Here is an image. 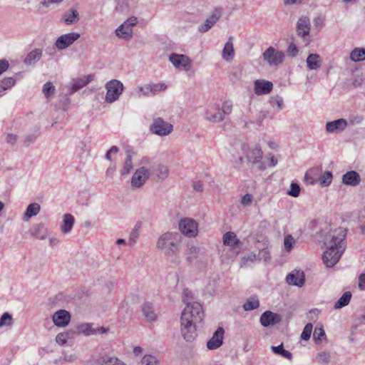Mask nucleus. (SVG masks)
<instances>
[{
    "instance_id": "f257e3e1",
    "label": "nucleus",
    "mask_w": 365,
    "mask_h": 365,
    "mask_svg": "<svg viewBox=\"0 0 365 365\" xmlns=\"http://www.w3.org/2000/svg\"><path fill=\"white\" fill-rule=\"evenodd\" d=\"M192 293L188 289H184L182 301L186 304L180 317V331L182 337L187 341H192L197 336V324L204 317V312L201 304L192 302Z\"/></svg>"
},
{
    "instance_id": "f03ea898",
    "label": "nucleus",
    "mask_w": 365,
    "mask_h": 365,
    "mask_svg": "<svg viewBox=\"0 0 365 365\" xmlns=\"http://www.w3.org/2000/svg\"><path fill=\"white\" fill-rule=\"evenodd\" d=\"M182 236L177 232H166L156 242V248L168 257H176L180 251Z\"/></svg>"
},
{
    "instance_id": "7ed1b4c3",
    "label": "nucleus",
    "mask_w": 365,
    "mask_h": 365,
    "mask_svg": "<svg viewBox=\"0 0 365 365\" xmlns=\"http://www.w3.org/2000/svg\"><path fill=\"white\" fill-rule=\"evenodd\" d=\"M346 230L342 227H338L330 230L324 236L323 243L324 246H332L335 247V248L339 247V245L346 247Z\"/></svg>"
},
{
    "instance_id": "20e7f679",
    "label": "nucleus",
    "mask_w": 365,
    "mask_h": 365,
    "mask_svg": "<svg viewBox=\"0 0 365 365\" xmlns=\"http://www.w3.org/2000/svg\"><path fill=\"white\" fill-rule=\"evenodd\" d=\"M105 87L106 89V102L109 103L116 101L124 89L123 84L116 79L108 81Z\"/></svg>"
},
{
    "instance_id": "39448f33",
    "label": "nucleus",
    "mask_w": 365,
    "mask_h": 365,
    "mask_svg": "<svg viewBox=\"0 0 365 365\" xmlns=\"http://www.w3.org/2000/svg\"><path fill=\"white\" fill-rule=\"evenodd\" d=\"M326 250L324 251L322 258L324 264L327 267H334L341 258L343 252L345 250V246H340L336 247L331 246H325Z\"/></svg>"
},
{
    "instance_id": "423d86ee",
    "label": "nucleus",
    "mask_w": 365,
    "mask_h": 365,
    "mask_svg": "<svg viewBox=\"0 0 365 365\" xmlns=\"http://www.w3.org/2000/svg\"><path fill=\"white\" fill-rule=\"evenodd\" d=\"M296 30L298 36L302 38L304 45L308 46L311 42V22L309 18L306 16H301L297 22Z\"/></svg>"
},
{
    "instance_id": "0eeeda50",
    "label": "nucleus",
    "mask_w": 365,
    "mask_h": 365,
    "mask_svg": "<svg viewBox=\"0 0 365 365\" xmlns=\"http://www.w3.org/2000/svg\"><path fill=\"white\" fill-rule=\"evenodd\" d=\"M179 230L188 237H194L198 233V224L193 219L185 217L179 222Z\"/></svg>"
},
{
    "instance_id": "6e6552de",
    "label": "nucleus",
    "mask_w": 365,
    "mask_h": 365,
    "mask_svg": "<svg viewBox=\"0 0 365 365\" xmlns=\"http://www.w3.org/2000/svg\"><path fill=\"white\" fill-rule=\"evenodd\" d=\"M263 152L259 145H255L249 149L246 158L250 163L255 165L259 170H264L266 168L265 164L262 161Z\"/></svg>"
},
{
    "instance_id": "1a4fd4ad",
    "label": "nucleus",
    "mask_w": 365,
    "mask_h": 365,
    "mask_svg": "<svg viewBox=\"0 0 365 365\" xmlns=\"http://www.w3.org/2000/svg\"><path fill=\"white\" fill-rule=\"evenodd\" d=\"M173 130V125L164 120L162 118H157L153 120L150 126V130L155 135L165 136L169 135Z\"/></svg>"
},
{
    "instance_id": "9d476101",
    "label": "nucleus",
    "mask_w": 365,
    "mask_h": 365,
    "mask_svg": "<svg viewBox=\"0 0 365 365\" xmlns=\"http://www.w3.org/2000/svg\"><path fill=\"white\" fill-rule=\"evenodd\" d=\"M222 13L223 8L222 6L215 7L205 21L198 27V31L201 33L207 32L219 21Z\"/></svg>"
},
{
    "instance_id": "9b49d317",
    "label": "nucleus",
    "mask_w": 365,
    "mask_h": 365,
    "mask_svg": "<svg viewBox=\"0 0 365 365\" xmlns=\"http://www.w3.org/2000/svg\"><path fill=\"white\" fill-rule=\"evenodd\" d=\"M169 60L178 69L188 71L192 67L191 60L186 55L173 53L170 55Z\"/></svg>"
},
{
    "instance_id": "f8f14e48",
    "label": "nucleus",
    "mask_w": 365,
    "mask_h": 365,
    "mask_svg": "<svg viewBox=\"0 0 365 365\" xmlns=\"http://www.w3.org/2000/svg\"><path fill=\"white\" fill-rule=\"evenodd\" d=\"M263 58L270 66H278L284 61V54L270 46L263 53Z\"/></svg>"
},
{
    "instance_id": "ddd939ff",
    "label": "nucleus",
    "mask_w": 365,
    "mask_h": 365,
    "mask_svg": "<svg viewBox=\"0 0 365 365\" xmlns=\"http://www.w3.org/2000/svg\"><path fill=\"white\" fill-rule=\"evenodd\" d=\"M150 171L145 167H141L135 170L131 178V185L133 187H142L149 178Z\"/></svg>"
},
{
    "instance_id": "4468645a",
    "label": "nucleus",
    "mask_w": 365,
    "mask_h": 365,
    "mask_svg": "<svg viewBox=\"0 0 365 365\" xmlns=\"http://www.w3.org/2000/svg\"><path fill=\"white\" fill-rule=\"evenodd\" d=\"M79 38L80 34L78 33L72 32L63 34L56 39L55 45L58 50H63L73 44Z\"/></svg>"
},
{
    "instance_id": "2eb2a0df",
    "label": "nucleus",
    "mask_w": 365,
    "mask_h": 365,
    "mask_svg": "<svg viewBox=\"0 0 365 365\" xmlns=\"http://www.w3.org/2000/svg\"><path fill=\"white\" fill-rule=\"evenodd\" d=\"M321 170H322L321 168H314L312 170H310L305 175V178L307 180L310 179V183L311 184H314L316 182H319V185L322 187H327V186H329L331 183L332 179H333V175H332V173H331V171H326V172H324L323 174H322V175L319 178L318 180H316V179H314L312 177H309L308 176L309 175L312 174L314 172V170L321 171Z\"/></svg>"
},
{
    "instance_id": "dca6fc26",
    "label": "nucleus",
    "mask_w": 365,
    "mask_h": 365,
    "mask_svg": "<svg viewBox=\"0 0 365 365\" xmlns=\"http://www.w3.org/2000/svg\"><path fill=\"white\" fill-rule=\"evenodd\" d=\"M205 118L210 122L219 123L223 120L220 106L218 104L209 106L205 113Z\"/></svg>"
},
{
    "instance_id": "f3484780",
    "label": "nucleus",
    "mask_w": 365,
    "mask_h": 365,
    "mask_svg": "<svg viewBox=\"0 0 365 365\" xmlns=\"http://www.w3.org/2000/svg\"><path fill=\"white\" fill-rule=\"evenodd\" d=\"M224 334V329L218 327L211 339L207 342V348L210 350H214L220 347L223 342Z\"/></svg>"
},
{
    "instance_id": "a211bd4d",
    "label": "nucleus",
    "mask_w": 365,
    "mask_h": 365,
    "mask_svg": "<svg viewBox=\"0 0 365 365\" xmlns=\"http://www.w3.org/2000/svg\"><path fill=\"white\" fill-rule=\"evenodd\" d=\"M260 324L264 327L274 325L282 321V317L271 311H265L260 317Z\"/></svg>"
},
{
    "instance_id": "6ab92c4d",
    "label": "nucleus",
    "mask_w": 365,
    "mask_h": 365,
    "mask_svg": "<svg viewBox=\"0 0 365 365\" xmlns=\"http://www.w3.org/2000/svg\"><path fill=\"white\" fill-rule=\"evenodd\" d=\"M286 282L290 285L302 287L305 282V277L303 271L294 269L287 274Z\"/></svg>"
},
{
    "instance_id": "aec40b11",
    "label": "nucleus",
    "mask_w": 365,
    "mask_h": 365,
    "mask_svg": "<svg viewBox=\"0 0 365 365\" xmlns=\"http://www.w3.org/2000/svg\"><path fill=\"white\" fill-rule=\"evenodd\" d=\"M347 125V121L345 119L339 118L333 121L327 122L326 124V130L330 133H339L346 129Z\"/></svg>"
},
{
    "instance_id": "412c9836",
    "label": "nucleus",
    "mask_w": 365,
    "mask_h": 365,
    "mask_svg": "<svg viewBox=\"0 0 365 365\" xmlns=\"http://www.w3.org/2000/svg\"><path fill=\"white\" fill-rule=\"evenodd\" d=\"M71 315L68 312L60 309L56 312L53 316V322L57 327H64L70 322Z\"/></svg>"
},
{
    "instance_id": "4be33fe9",
    "label": "nucleus",
    "mask_w": 365,
    "mask_h": 365,
    "mask_svg": "<svg viewBox=\"0 0 365 365\" xmlns=\"http://www.w3.org/2000/svg\"><path fill=\"white\" fill-rule=\"evenodd\" d=\"M272 88V83L268 81L257 80L255 82V93L257 96L269 93Z\"/></svg>"
},
{
    "instance_id": "5701e85b",
    "label": "nucleus",
    "mask_w": 365,
    "mask_h": 365,
    "mask_svg": "<svg viewBox=\"0 0 365 365\" xmlns=\"http://www.w3.org/2000/svg\"><path fill=\"white\" fill-rule=\"evenodd\" d=\"M93 80V76L88 75L87 76H83L81 78L73 79L71 88H69L68 94H73L81 88L86 86Z\"/></svg>"
},
{
    "instance_id": "b1692460",
    "label": "nucleus",
    "mask_w": 365,
    "mask_h": 365,
    "mask_svg": "<svg viewBox=\"0 0 365 365\" xmlns=\"http://www.w3.org/2000/svg\"><path fill=\"white\" fill-rule=\"evenodd\" d=\"M361 182V177L359 174L354 171H349L343 175L342 182L347 185L356 186Z\"/></svg>"
},
{
    "instance_id": "393cba45",
    "label": "nucleus",
    "mask_w": 365,
    "mask_h": 365,
    "mask_svg": "<svg viewBox=\"0 0 365 365\" xmlns=\"http://www.w3.org/2000/svg\"><path fill=\"white\" fill-rule=\"evenodd\" d=\"M75 219L73 216L70 213L64 214L63 216V220L60 226V229L62 233H69L74 225Z\"/></svg>"
},
{
    "instance_id": "a878e982",
    "label": "nucleus",
    "mask_w": 365,
    "mask_h": 365,
    "mask_svg": "<svg viewBox=\"0 0 365 365\" xmlns=\"http://www.w3.org/2000/svg\"><path fill=\"white\" fill-rule=\"evenodd\" d=\"M99 365H127L121 359L115 356L103 354L98 359Z\"/></svg>"
},
{
    "instance_id": "bb28decb",
    "label": "nucleus",
    "mask_w": 365,
    "mask_h": 365,
    "mask_svg": "<svg viewBox=\"0 0 365 365\" xmlns=\"http://www.w3.org/2000/svg\"><path fill=\"white\" fill-rule=\"evenodd\" d=\"M306 62L309 70H317L322 64V59L319 54L311 53L307 56Z\"/></svg>"
},
{
    "instance_id": "cd10ccee",
    "label": "nucleus",
    "mask_w": 365,
    "mask_h": 365,
    "mask_svg": "<svg viewBox=\"0 0 365 365\" xmlns=\"http://www.w3.org/2000/svg\"><path fill=\"white\" fill-rule=\"evenodd\" d=\"M142 312L144 317L148 322H154L156 320L157 315L152 303L148 302H145L142 307Z\"/></svg>"
},
{
    "instance_id": "c85d7f7f",
    "label": "nucleus",
    "mask_w": 365,
    "mask_h": 365,
    "mask_svg": "<svg viewBox=\"0 0 365 365\" xmlns=\"http://www.w3.org/2000/svg\"><path fill=\"white\" fill-rule=\"evenodd\" d=\"M42 57V50L36 48L30 51L26 57L24 58V62L27 66L34 65Z\"/></svg>"
},
{
    "instance_id": "c756f323",
    "label": "nucleus",
    "mask_w": 365,
    "mask_h": 365,
    "mask_svg": "<svg viewBox=\"0 0 365 365\" xmlns=\"http://www.w3.org/2000/svg\"><path fill=\"white\" fill-rule=\"evenodd\" d=\"M232 41L233 37L230 36L228 38V41L226 42L222 50V58L226 61H230L231 60H232L235 55Z\"/></svg>"
},
{
    "instance_id": "7c9ffc66",
    "label": "nucleus",
    "mask_w": 365,
    "mask_h": 365,
    "mask_svg": "<svg viewBox=\"0 0 365 365\" xmlns=\"http://www.w3.org/2000/svg\"><path fill=\"white\" fill-rule=\"evenodd\" d=\"M40 210H41V206L38 203L34 202V203H31V204L29 205L24 214L23 220L25 222L29 221L30 220V218H31L34 216L37 215L39 213Z\"/></svg>"
},
{
    "instance_id": "2f4dec72",
    "label": "nucleus",
    "mask_w": 365,
    "mask_h": 365,
    "mask_svg": "<svg viewBox=\"0 0 365 365\" xmlns=\"http://www.w3.org/2000/svg\"><path fill=\"white\" fill-rule=\"evenodd\" d=\"M31 233L33 237L39 240H44L47 236V230L42 223L34 226Z\"/></svg>"
},
{
    "instance_id": "473e14b6",
    "label": "nucleus",
    "mask_w": 365,
    "mask_h": 365,
    "mask_svg": "<svg viewBox=\"0 0 365 365\" xmlns=\"http://www.w3.org/2000/svg\"><path fill=\"white\" fill-rule=\"evenodd\" d=\"M78 21L79 14L76 9H71L63 15V21L68 25L74 24Z\"/></svg>"
},
{
    "instance_id": "72a5a7b5",
    "label": "nucleus",
    "mask_w": 365,
    "mask_h": 365,
    "mask_svg": "<svg viewBox=\"0 0 365 365\" xmlns=\"http://www.w3.org/2000/svg\"><path fill=\"white\" fill-rule=\"evenodd\" d=\"M115 33L118 37L129 39L132 36V29L126 24L123 23L116 29Z\"/></svg>"
},
{
    "instance_id": "f704fd0d",
    "label": "nucleus",
    "mask_w": 365,
    "mask_h": 365,
    "mask_svg": "<svg viewBox=\"0 0 365 365\" xmlns=\"http://www.w3.org/2000/svg\"><path fill=\"white\" fill-rule=\"evenodd\" d=\"M223 242L225 245L235 247L240 243L237 235L232 232H227L223 235Z\"/></svg>"
},
{
    "instance_id": "c9c22d12",
    "label": "nucleus",
    "mask_w": 365,
    "mask_h": 365,
    "mask_svg": "<svg viewBox=\"0 0 365 365\" xmlns=\"http://www.w3.org/2000/svg\"><path fill=\"white\" fill-rule=\"evenodd\" d=\"M200 248L195 245H189L185 252L186 260L189 264H191L195 259L197 258Z\"/></svg>"
},
{
    "instance_id": "e433bc0d",
    "label": "nucleus",
    "mask_w": 365,
    "mask_h": 365,
    "mask_svg": "<svg viewBox=\"0 0 365 365\" xmlns=\"http://www.w3.org/2000/svg\"><path fill=\"white\" fill-rule=\"evenodd\" d=\"M152 172L155 174L158 179L165 180L168 175V169L166 166L163 165H157L153 167Z\"/></svg>"
},
{
    "instance_id": "4c0bfd02",
    "label": "nucleus",
    "mask_w": 365,
    "mask_h": 365,
    "mask_svg": "<svg viewBox=\"0 0 365 365\" xmlns=\"http://www.w3.org/2000/svg\"><path fill=\"white\" fill-rule=\"evenodd\" d=\"M351 296L352 295L350 292H345L335 303L334 308L338 309L348 305L351 300Z\"/></svg>"
},
{
    "instance_id": "58836bf2",
    "label": "nucleus",
    "mask_w": 365,
    "mask_h": 365,
    "mask_svg": "<svg viewBox=\"0 0 365 365\" xmlns=\"http://www.w3.org/2000/svg\"><path fill=\"white\" fill-rule=\"evenodd\" d=\"M271 349L277 355H279V356H281L284 358H286L289 360H291L292 359V353L289 351L284 349L282 343L280 345L277 346H272Z\"/></svg>"
},
{
    "instance_id": "ea45409f",
    "label": "nucleus",
    "mask_w": 365,
    "mask_h": 365,
    "mask_svg": "<svg viewBox=\"0 0 365 365\" xmlns=\"http://www.w3.org/2000/svg\"><path fill=\"white\" fill-rule=\"evenodd\" d=\"M133 158L131 154L128 153L123 163V166L120 170V174L122 175H127L133 169Z\"/></svg>"
},
{
    "instance_id": "a19ab883",
    "label": "nucleus",
    "mask_w": 365,
    "mask_h": 365,
    "mask_svg": "<svg viewBox=\"0 0 365 365\" xmlns=\"http://www.w3.org/2000/svg\"><path fill=\"white\" fill-rule=\"evenodd\" d=\"M350 58L351 61L356 62L365 60V48H356L350 54Z\"/></svg>"
},
{
    "instance_id": "79ce46f5",
    "label": "nucleus",
    "mask_w": 365,
    "mask_h": 365,
    "mask_svg": "<svg viewBox=\"0 0 365 365\" xmlns=\"http://www.w3.org/2000/svg\"><path fill=\"white\" fill-rule=\"evenodd\" d=\"M92 324L83 323L79 324L77 327V329L79 333L84 334L85 336H90L95 334V329L93 328Z\"/></svg>"
},
{
    "instance_id": "37998d69",
    "label": "nucleus",
    "mask_w": 365,
    "mask_h": 365,
    "mask_svg": "<svg viewBox=\"0 0 365 365\" xmlns=\"http://www.w3.org/2000/svg\"><path fill=\"white\" fill-rule=\"evenodd\" d=\"M16 83V79L13 77H8L0 81V95L7 90L14 86Z\"/></svg>"
},
{
    "instance_id": "c03bdc74",
    "label": "nucleus",
    "mask_w": 365,
    "mask_h": 365,
    "mask_svg": "<svg viewBox=\"0 0 365 365\" xmlns=\"http://www.w3.org/2000/svg\"><path fill=\"white\" fill-rule=\"evenodd\" d=\"M259 307V301L257 297H250L243 305L245 311L256 309Z\"/></svg>"
},
{
    "instance_id": "a18cd8bd",
    "label": "nucleus",
    "mask_w": 365,
    "mask_h": 365,
    "mask_svg": "<svg viewBox=\"0 0 365 365\" xmlns=\"http://www.w3.org/2000/svg\"><path fill=\"white\" fill-rule=\"evenodd\" d=\"M55 91V86L50 81L46 82L42 88V92L48 99L51 98L54 95Z\"/></svg>"
},
{
    "instance_id": "49530a36",
    "label": "nucleus",
    "mask_w": 365,
    "mask_h": 365,
    "mask_svg": "<svg viewBox=\"0 0 365 365\" xmlns=\"http://www.w3.org/2000/svg\"><path fill=\"white\" fill-rule=\"evenodd\" d=\"M159 360L152 354H145L140 361L141 365H158Z\"/></svg>"
},
{
    "instance_id": "de8ad7c7",
    "label": "nucleus",
    "mask_w": 365,
    "mask_h": 365,
    "mask_svg": "<svg viewBox=\"0 0 365 365\" xmlns=\"http://www.w3.org/2000/svg\"><path fill=\"white\" fill-rule=\"evenodd\" d=\"M295 243L296 241L291 235H287L284 236V245L287 252H289L294 247Z\"/></svg>"
},
{
    "instance_id": "09e8293b",
    "label": "nucleus",
    "mask_w": 365,
    "mask_h": 365,
    "mask_svg": "<svg viewBox=\"0 0 365 365\" xmlns=\"http://www.w3.org/2000/svg\"><path fill=\"white\" fill-rule=\"evenodd\" d=\"M12 321V316L9 313H4L0 318V327L11 326Z\"/></svg>"
},
{
    "instance_id": "8fccbe9b",
    "label": "nucleus",
    "mask_w": 365,
    "mask_h": 365,
    "mask_svg": "<svg viewBox=\"0 0 365 365\" xmlns=\"http://www.w3.org/2000/svg\"><path fill=\"white\" fill-rule=\"evenodd\" d=\"M221 113L222 114L223 120L225 118V116L230 115L232 110V103L231 101H225L222 107H220Z\"/></svg>"
},
{
    "instance_id": "3c124183",
    "label": "nucleus",
    "mask_w": 365,
    "mask_h": 365,
    "mask_svg": "<svg viewBox=\"0 0 365 365\" xmlns=\"http://www.w3.org/2000/svg\"><path fill=\"white\" fill-rule=\"evenodd\" d=\"M331 356L329 353L322 351L317 356V361L319 364H327L330 361Z\"/></svg>"
},
{
    "instance_id": "603ef678",
    "label": "nucleus",
    "mask_w": 365,
    "mask_h": 365,
    "mask_svg": "<svg viewBox=\"0 0 365 365\" xmlns=\"http://www.w3.org/2000/svg\"><path fill=\"white\" fill-rule=\"evenodd\" d=\"M312 329L313 326L312 323L307 324L301 334V339L305 341L308 340L311 336Z\"/></svg>"
},
{
    "instance_id": "864d4df0",
    "label": "nucleus",
    "mask_w": 365,
    "mask_h": 365,
    "mask_svg": "<svg viewBox=\"0 0 365 365\" xmlns=\"http://www.w3.org/2000/svg\"><path fill=\"white\" fill-rule=\"evenodd\" d=\"M300 193V187L296 182H292L290 185L289 190L287 192V194L292 197H298Z\"/></svg>"
},
{
    "instance_id": "5fc2aeb1",
    "label": "nucleus",
    "mask_w": 365,
    "mask_h": 365,
    "mask_svg": "<svg viewBox=\"0 0 365 365\" xmlns=\"http://www.w3.org/2000/svg\"><path fill=\"white\" fill-rule=\"evenodd\" d=\"M258 260H264V262H268L271 259L270 252L268 249H262L257 255Z\"/></svg>"
},
{
    "instance_id": "6e6d98bb",
    "label": "nucleus",
    "mask_w": 365,
    "mask_h": 365,
    "mask_svg": "<svg viewBox=\"0 0 365 365\" xmlns=\"http://www.w3.org/2000/svg\"><path fill=\"white\" fill-rule=\"evenodd\" d=\"M364 81V77L361 72L356 71L353 75V86L356 88L362 85Z\"/></svg>"
},
{
    "instance_id": "4d7b16f0",
    "label": "nucleus",
    "mask_w": 365,
    "mask_h": 365,
    "mask_svg": "<svg viewBox=\"0 0 365 365\" xmlns=\"http://www.w3.org/2000/svg\"><path fill=\"white\" fill-rule=\"evenodd\" d=\"M325 336V331L323 328H315L313 334V338L315 342L319 343L322 341V337Z\"/></svg>"
},
{
    "instance_id": "13d9d810",
    "label": "nucleus",
    "mask_w": 365,
    "mask_h": 365,
    "mask_svg": "<svg viewBox=\"0 0 365 365\" xmlns=\"http://www.w3.org/2000/svg\"><path fill=\"white\" fill-rule=\"evenodd\" d=\"M138 93L139 96L141 95L148 96L150 93H152L151 84H145L144 86H140L138 88Z\"/></svg>"
},
{
    "instance_id": "bf43d9fd",
    "label": "nucleus",
    "mask_w": 365,
    "mask_h": 365,
    "mask_svg": "<svg viewBox=\"0 0 365 365\" xmlns=\"http://www.w3.org/2000/svg\"><path fill=\"white\" fill-rule=\"evenodd\" d=\"M270 103L273 107H277L279 109L282 108L283 99L280 96L272 97L270 99Z\"/></svg>"
},
{
    "instance_id": "052dcab7",
    "label": "nucleus",
    "mask_w": 365,
    "mask_h": 365,
    "mask_svg": "<svg viewBox=\"0 0 365 365\" xmlns=\"http://www.w3.org/2000/svg\"><path fill=\"white\" fill-rule=\"evenodd\" d=\"M287 52V55L289 57H295L298 53V49H297V47L295 45V43H289V45L288 46Z\"/></svg>"
},
{
    "instance_id": "680f3d73",
    "label": "nucleus",
    "mask_w": 365,
    "mask_h": 365,
    "mask_svg": "<svg viewBox=\"0 0 365 365\" xmlns=\"http://www.w3.org/2000/svg\"><path fill=\"white\" fill-rule=\"evenodd\" d=\"M138 237H139L138 230L137 229L133 230L130 234L128 244L130 246H133L136 243V240L138 238Z\"/></svg>"
},
{
    "instance_id": "e2e57ef3",
    "label": "nucleus",
    "mask_w": 365,
    "mask_h": 365,
    "mask_svg": "<svg viewBox=\"0 0 365 365\" xmlns=\"http://www.w3.org/2000/svg\"><path fill=\"white\" fill-rule=\"evenodd\" d=\"M253 201V196L251 194H246L242 197L241 204L243 206H249Z\"/></svg>"
},
{
    "instance_id": "0e129e2a",
    "label": "nucleus",
    "mask_w": 365,
    "mask_h": 365,
    "mask_svg": "<svg viewBox=\"0 0 365 365\" xmlns=\"http://www.w3.org/2000/svg\"><path fill=\"white\" fill-rule=\"evenodd\" d=\"M166 85L165 83H154L151 84L152 93L155 94L156 93L164 91L166 88Z\"/></svg>"
},
{
    "instance_id": "69168bd1",
    "label": "nucleus",
    "mask_w": 365,
    "mask_h": 365,
    "mask_svg": "<svg viewBox=\"0 0 365 365\" xmlns=\"http://www.w3.org/2000/svg\"><path fill=\"white\" fill-rule=\"evenodd\" d=\"M258 259L257 255L253 252L248 254L247 256H245L242 258V262L245 264L247 262H255Z\"/></svg>"
},
{
    "instance_id": "338daca9",
    "label": "nucleus",
    "mask_w": 365,
    "mask_h": 365,
    "mask_svg": "<svg viewBox=\"0 0 365 365\" xmlns=\"http://www.w3.org/2000/svg\"><path fill=\"white\" fill-rule=\"evenodd\" d=\"M56 341L58 344L64 345L67 342V334H58L56 337Z\"/></svg>"
},
{
    "instance_id": "774afa93",
    "label": "nucleus",
    "mask_w": 365,
    "mask_h": 365,
    "mask_svg": "<svg viewBox=\"0 0 365 365\" xmlns=\"http://www.w3.org/2000/svg\"><path fill=\"white\" fill-rule=\"evenodd\" d=\"M359 288L361 290H365V274L362 273L359 277Z\"/></svg>"
}]
</instances>
